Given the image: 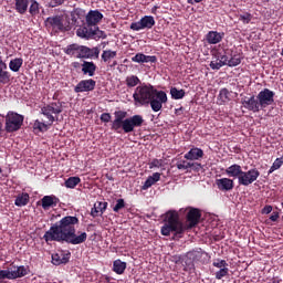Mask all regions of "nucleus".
Masks as SVG:
<instances>
[{
    "label": "nucleus",
    "instance_id": "obj_1",
    "mask_svg": "<svg viewBox=\"0 0 283 283\" xmlns=\"http://www.w3.org/2000/svg\"><path fill=\"white\" fill-rule=\"evenodd\" d=\"M78 219L74 216H66L60 221L55 222L50 229L44 233L43 240L49 244V242H66V244H83L87 242V232H77L76 227H78Z\"/></svg>",
    "mask_w": 283,
    "mask_h": 283
},
{
    "label": "nucleus",
    "instance_id": "obj_2",
    "mask_svg": "<svg viewBox=\"0 0 283 283\" xmlns=\"http://www.w3.org/2000/svg\"><path fill=\"white\" fill-rule=\"evenodd\" d=\"M186 223L180 221V214L176 210L166 212L165 224L161 227V235L169 238L174 233L172 240H180L185 238V232L198 227L200 224V218L202 212L198 208L188 207L186 208Z\"/></svg>",
    "mask_w": 283,
    "mask_h": 283
},
{
    "label": "nucleus",
    "instance_id": "obj_3",
    "mask_svg": "<svg viewBox=\"0 0 283 283\" xmlns=\"http://www.w3.org/2000/svg\"><path fill=\"white\" fill-rule=\"evenodd\" d=\"M133 98L138 105H150L153 112H160L163 105L167 103V93L156 90L150 84H142L136 87Z\"/></svg>",
    "mask_w": 283,
    "mask_h": 283
},
{
    "label": "nucleus",
    "instance_id": "obj_4",
    "mask_svg": "<svg viewBox=\"0 0 283 283\" xmlns=\"http://www.w3.org/2000/svg\"><path fill=\"white\" fill-rule=\"evenodd\" d=\"M115 119L111 124L112 132L115 134H132L136 127H143L145 119L140 115H134L127 118V112L115 111Z\"/></svg>",
    "mask_w": 283,
    "mask_h": 283
},
{
    "label": "nucleus",
    "instance_id": "obj_5",
    "mask_svg": "<svg viewBox=\"0 0 283 283\" xmlns=\"http://www.w3.org/2000/svg\"><path fill=\"white\" fill-rule=\"evenodd\" d=\"M273 103H275V92L269 88H263L256 96L252 95L241 99L244 109H248V112H252L253 114L266 109V107L273 105Z\"/></svg>",
    "mask_w": 283,
    "mask_h": 283
},
{
    "label": "nucleus",
    "instance_id": "obj_6",
    "mask_svg": "<svg viewBox=\"0 0 283 283\" xmlns=\"http://www.w3.org/2000/svg\"><path fill=\"white\" fill-rule=\"evenodd\" d=\"M101 21H103V13L98 10H91L86 14V24L76 30V35L80 39H92V36H96Z\"/></svg>",
    "mask_w": 283,
    "mask_h": 283
},
{
    "label": "nucleus",
    "instance_id": "obj_7",
    "mask_svg": "<svg viewBox=\"0 0 283 283\" xmlns=\"http://www.w3.org/2000/svg\"><path fill=\"white\" fill-rule=\"evenodd\" d=\"M46 30H51L55 34L59 32H70L72 25H70V20H65L63 15L49 17L44 21Z\"/></svg>",
    "mask_w": 283,
    "mask_h": 283
},
{
    "label": "nucleus",
    "instance_id": "obj_8",
    "mask_svg": "<svg viewBox=\"0 0 283 283\" xmlns=\"http://www.w3.org/2000/svg\"><path fill=\"white\" fill-rule=\"evenodd\" d=\"M23 120H25V117L23 115L9 111L6 115V125L4 129L7 134H14V132H19L21 127H23Z\"/></svg>",
    "mask_w": 283,
    "mask_h": 283
},
{
    "label": "nucleus",
    "instance_id": "obj_9",
    "mask_svg": "<svg viewBox=\"0 0 283 283\" xmlns=\"http://www.w3.org/2000/svg\"><path fill=\"white\" fill-rule=\"evenodd\" d=\"M231 54L232 51L230 49H219L214 51L213 56L216 61L210 62L211 70H220L221 67H224V65H229Z\"/></svg>",
    "mask_w": 283,
    "mask_h": 283
},
{
    "label": "nucleus",
    "instance_id": "obj_10",
    "mask_svg": "<svg viewBox=\"0 0 283 283\" xmlns=\"http://www.w3.org/2000/svg\"><path fill=\"white\" fill-rule=\"evenodd\" d=\"M63 113V103L62 102H52L41 108V114L45 116L49 120V125H54V120H56L55 116Z\"/></svg>",
    "mask_w": 283,
    "mask_h": 283
},
{
    "label": "nucleus",
    "instance_id": "obj_11",
    "mask_svg": "<svg viewBox=\"0 0 283 283\" xmlns=\"http://www.w3.org/2000/svg\"><path fill=\"white\" fill-rule=\"evenodd\" d=\"M258 178H260V170L252 168L248 171L242 170L238 182L241 187H249V185H253Z\"/></svg>",
    "mask_w": 283,
    "mask_h": 283
},
{
    "label": "nucleus",
    "instance_id": "obj_12",
    "mask_svg": "<svg viewBox=\"0 0 283 283\" xmlns=\"http://www.w3.org/2000/svg\"><path fill=\"white\" fill-rule=\"evenodd\" d=\"M154 25H156L154 15H145L139 21L133 22L130 24V30L134 32H140V30H151Z\"/></svg>",
    "mask_w": 283,
    "mask_h": 283
},
{
    "label": "nucleus",
    "instance_id": "obj_13",
    "mask_svg": "<svg viewBox=\"0 0 283 283\" xmlns=\"http://www.w3.org/2000/svg\"><path fill=\"white\" fill-rule=\"evenodd\" d=\"M95 88H96V81H94L93 78L82 80L74 87V93L81 94L83 92H94Z\"/></svg>",
    "mask_w": 283,
    "mask_h": 283
},
{
    "label": "nucleus",
    "instance_id": "obj_14",
    "mask_svg": "<svg viewBox=\"0 0 283 283\" xmlns=\"http://www.w3.org/2000/svg\"><path fill=\"white\" fill-rule=\"evenodd\" d=\"M30 273V268L25 265H12L10 270L11 280L25 277Z\"/></svg>",
    "mask_w": 283,
    "mask_h": 283
},
{
    "label": "nucleus",
    "instance_id": "obj_15",
    "mask_svg": "<svg viewBox=\"0 0 283 283\" xmlns=\"http://www.w3.org/2000/svg\"><path fill=\"white\" fill-rule=\"evenodd\" d=\"M70 258H72V253L70 251H60L52 254V262L55 266H61V264H67V262H70Z\"/></svg>",
    "mask_w": 283,
    "mask_h": 283
},
{
    "label": "nucleus",
    "instance_id": "obj_16",
    "mask_svg": "<svg viewBox=\"0 0 283 283\" xmlns=\"http://www.w3.org/2000/svg\"><path fill=\"white\" fill-rule=\"evenodd\" d=\"M59 202H61V200L54 195L44 196L41 199L42 209H44V211L53 209V207H56V205H59Z\"/></svg>",
    "mask_w": 283,
    "mask_h": 283
},
{
    "label": "nucleus",
    "instance_id": "obj_17",
    "mask_svg": "<svg viewBox=\"0 0 283 283\" xmlns=\"http://www.w3.org/2000/svg\"><path fill=\"white\" fill-rule=\"evenodd\" d=\"M222 39H224V32L209 31L206 34V41L209 45H218L222 42Z\"/></svg>",
    "mask_w": 283,
    "mask_h": 283
},
{
    "label": "nucleus",
    "instance_id": "obj_18",
    "mask_svg": "<svg viewBox=\"0 0 283 283\" xmlns=\"http://www.w3.org/2000/svg\"><path fill=\"white\" fill-rule=\"evenodd\" d=\"M216 185L219 189V191H231L233 190V179L229 178H221L216 180Z\"/></svg>",
    "mask_w": 283,
    "mask_h": 283
},
{
    "label": "nucleus",
    "instance_id": "obj_19",
    "mask_svg": "<svg viewBox=\"0 0 283 283\" xmlns=\"http://www.w3.org/2000/svg\"><path fill=\"white\" fill-rule=\"evenodd\" d=\"M133 63H157L158 57L156 55H145L144 53H137L132 57Z\"/></svg>",
    "mask_w": 283,
    "mask_h": 283
},
{
    "label": "nucleus",
    "instance_id": "obj_20",
    "mask_svg": "<svg viewBox=\"0 0 283 283\" xmlns=\"http://www.w3.org/2000/svg\"><path fill=\"white\" fill-rule=\"evenodd\" d=\"M205 157V150L202 148H191L185 156L186 160H200V158Z\"/></svg>",
    "mask_w": 283,
    "mask_h": 283
},
{
    "label": "nucleus",
    "instance_id": "obj_21",
    "mask_svg": "<svg viewBox=\"0 0 283 283\" xmlns=\"http://www.w3.org/2000/svg\"><path fill=\"white\" fill-rule=\"evenodd\" d=\"M242 166L234 164L229 166L226 169V174L227 176H229V178H238V180H240V176H242Z\"/></svg>",
    "mask_w": 283,
    "mask_h": 283
},
{
    "label": "nucleus",
    "instance_id": "obj_22",
    "mask_svg": "<svg viewBox=\"0 0 283 283\" xmlns=\"http://www.w3.org/2000/svg\"><path fill=\"white\" fill-rule=\"evenodd\" d=\"M107 210V202H97L91 210V216L93 218H98V216H103Z\"/></svg>",
    "mask_w": 283,
    "mask_h": 283
},
{
    "label": "nucleus",
    "instance_id": "obj_23",
    "mask_svg": "<svg viewBox=\"0 0 283 283\" xmlns=\"http://www.w3.org/2000/svg\"><path fill=\"white\" fill-rule=\"evenodd\" d=\"M187 255L193 262H202V258H207L208 254L207 252L199 248L197 250L189 251Z\"/></svg>",
    "mask_w": 283,
    "mask_h": 283
},
{
    "label": "nucleus",
    "instance_id": "obj_24",
    "mask_svg": "<svg viewBox=\"0 0 283 283\" xmlns=\"http://www.w3.org/2000/svg\"><path fill=\"white\" fill-rule=\"evenodd\" d=\"M82 72L85 76H94V74H96V64L94 62L84 61L82 63Z\"/></svg>",
    "mask_w": 283,
    "mask_h": 283
},
{
    "label": "nucleus",
    "instance_id": "obj_25",
    "mask_svg": "<svg viewBox=\"0 0 283 283\" xmlns=\"http://www.w3.org/2000/svg\"><path fill=\"white\" fill-rule=\"evenodd\" d=\"M30 6V0H14V10L18 14H25Z\"/></svg>",
    "mask_w": 283,
    "mask_h": 283
},
{
    "label": "nucleus",
    "instance_id": "obj_26",
    "mask_svg": "<svg viewBox=\"0 0 283 283\" xmlns=\"http://www.w3.org/2000/svg\"><path fill=\"white\" fill-rule=\"evenodd\" d=\"M176 167H177V169L185 171L187 169H200V167H202V165H200L199 163H189L187 160H181V161L177 163Z\"/></svg>",
    "mask_w": 283,
    "mask_h": 283
},
{
    "label": "nucleus",
    "instance_id": "obj_27",
    "mask_svg": "<svg viewBox=\"0 0 283 283\" xmlns=\"http://www.w3.org/2000/svg\"><path fill=\"white\" fill-rule=\"evenodd\" d=\"M3 67L4 70H8V65H6L3 61H0V83L2 85H8V83H10V72L4 71Z\"/></svg>",
    "mask_w": 283,
    "mask_h": 283
},
{
    "label": "nucleus",
    "instance_id": "obj_28",
    "mask_svg": "<svg viewBox=\"0 0 283 283\" xmlns=\"http://www.w3.org/2000/svg\"><path fill=\"white\" fill-rule=\"evenodd\" d=\"M127 269V262H123L120 259H117L113 262V271L117 275H123Z\"/></svg>",
    "mask_w": 283,
    "mask_h": 283
},
{
    "label": "nucleus",
    "instance_id": "obj_29",
    "mask_svg": "<svg viewBox=\"0 0 283 283\" xmlns=\"http://www.w3.org/2000/svg\"><path fill=\"white\" fill-rule=\"evenodd\" d=\"M28 202H30V195L22 192L15 198L14 205L15 207H25Z\"/></svg>",
    "mask_w": 283,
    "mask_h": 283
},
{
    "label": "nucleus",
    "instance_id": "obj_30",
    "mask_svg": "<svg viewBox=\"0 0 283 283\" xmlns=\"http://www.w3.org/2000/svg\"><path fill=\"white\" fill-rule=\"evenodd\" d=\"M231 92H229V88H221L218 95V101H220V105L224 103H229L231 101Z\"/></svg>",
    "mask_w": 283,
    "mask_h": 283
},
{
    "label": "nucleus",
    "instance_id": "obj_31",
    "mask_svg": "<svg viewBox=\"0 0 283 283\" xmlns=\"http://www.w3.org/2000/svg\"><path fill=\"white\" fill-rule=\"evenodd\" d=\"M23 66V60L21 57H15L9 62V70L11 72H19Z\"/></svg>",
    "mask_w": 283,
    "mask_h": 283
},
{
    "label": "nucleus",
    "instance_id": "obj_32",
    "mask_svg": "<svg viewBox=\"0 0 283 283\" xmlns=\"http://www.w3.org/2000/svg\"><path fill=\"white\" fill-rule=\"evenodd\" d=\"M52 125H50V122H48V124H45L44 122H41L39 119H36L34 123H33V129L34 132H48V129H50Z\"/></svg>",
    "mask_w": 283,
    "mask_h": 283
},
{
    "label": "nucleus",
    "instance_id": "obj_33",
    "mask_svg": "<svg viewBox=\"0 0 283 283\" xmlns=\"http://www.w3.org/2000/svg\"><path fill=\"white\" fill-rule=\"evenodd\" d=\"M29 14L36 17L41 12V4L36 0H30Z\"/></svg>",
    "mask_w": 283,
    "mask_h": 283
},
{
    "label": "nucleus",
    "instance_id": "obj_34",
    "mask_svg": "<svg viewBox=\"0 0 283 283\" xmlns=\"http://www.w3.org/2000/svg\"><path fill=\"white\" fill-rule=\"evenodd\" d=\"M80 46L78 44H70L64 49V53H66L67 56H75V59H77Z\"/></svg>",
    "mask_w": 283,
    "mask_h": 283
},
{
    "label": "nucleus",
    "instance_id": "obj_35",
    "mask_svg": "<svg viewBox=\"0 0 283 283\" xmlns=\"http://www.w3.org/2000/svg\"><path fill=\"white\" fill-rule=\"evenodd\" d=\"M116 56H118L117 51L104 50L102 53V61H104V63H109V61H112V59H116Z\"/></svg>",
    "mask_w": 283,
    "mask_h": 283
},
{
    "label": "nucleus",
    "instance_id": "obj_36",
    "mask_svg": "<svg viewBox=\"0 0 283 283\" xmlns=\"http://www.w3.org/2000/svg\"><path fill=\"white\" fill-rule=\"evenodd\" d=\"M170 96L175 101H180V98H185V90H177L176 87L170 88Z\"/></svg>",
    "mask_w": 283,
    "mask_h": 283
},
{
    "label": "nucleus",
    "instance_id": "obj_37",
    "mask_svg": "<svg viewBox=\"0 0 283 283\" xmlns=\"http://www.w3.org/2000/svg\"><path fill=\"white\" fill-rule=\"evenodd\" d=\"M240 63H242V56H240V54H231L230 61L228 62V67H238Z\"/></svg>",
    "mask_w": 283,
    "mask_h": 283
},
{
    "label": "nucleus",
    "instance_id": "obj_38",
    "mask_svg": "<svg viewBox=\"0 0 283 283\" xmlns=\"http://www.w3.org/2000/svg\"><path fill=\"white\" fill-rule=\"evenodd\" d=\"M81 177H70L67 180H65V187L67 189H74L76 185H80Z\"/></svg>",
    "mask_w": 283,
    "mask_h": 283
},
{
    "label": "nucleus",
    "instance_id": "obj_39",
    "mask_svg": "<svg viewBox=\"0 0 283 283\" xmlns=\"http://www.w3.org/2000/svg\"><path fill=\"white\" fill-rule=\"evenodd\" d=\"M127 87H136V85H140V78L136 75H129L126 77Z\"/></svg>",
    "mask_w": 283,
    "mask_h": 283
},
{
    "label": "nucleus",
    "instance_id": "obj_40",
    "mask_svg": "<svg viewBox=\"0 0 283 283\" xmlns=\"http://www.w3.org/2000/svg\"><path fill=\"white\" fill-rule=\"evenodd\" d=\"M77 59H90V48L80 45Z\"/></svg>",
    "mask_w": 283,
    "mask_h": 283
},
{
    "label": "nucleus",
    "instance_id": "obj_41",
    "mask_svg": "<svg viewBox=\"0 0 283 283\" xmlns=\"http://www.w3.org/2000/svg\"><path fill=\"white\" fill-rule=\"evenodd\" d=\"M253 15L249 12L242 13L239 15V21H242L244 25H249V22L252 21Z\"/></svg>",
    "mask_w": 283,
    "mask_h": 283
},
{
    "label": "nucleus",
    "instance_id": "obj_42",
    "mask_svg": "<svg viewBox=\"0 0 283 283\" xmlns=\"http://www.w3.org/2000/svg\"><path fill=\"white\" fill-rule=\"evenodd\" d=\"M283 165V160L280 158H276L273 163V165L270 167L269 169V174H273V171H277V169H280V167H282Z\"/></svg>",
    "mask_w": 283,
    "mask_h": 283
},
{
    "label": "nucleus",
    "instance_id": "obj_43",
    "mask_svg": "<svg viewBox=\"0 0 283 283\" xmlns=\"http://www.w3.org/2000/svg\"><path fill=\"white\" fill-rule=\"evenodd\" d=\"M212 266H216V269H228L229 263H227L226 260H220L217 259L216 261H213Z\"/></svg>",
    "mask_w": 283,
    "mask_h": 283
},
{
    "label": "nucleus",
    "instance_id": "obj_44",
    "mask_svg": "<svg viewBox=\"0 0 283 283\" xmlns=\"http://www.w3.org/2000/svg\"><path fill=\"white\" fill-rule=\"evenodd\" d=\"M227 275H229V268H222L214 274L216 280H222V277H227Z\"/></svg>",
    "mask_w": 283,
    "mask_h": 283
},
{
    "label": "nucleus",
    "instance_id": "obj_45",
    "mask_svg": "<svg viewBox=\"0 0 283 283\" xmlns=\"http://www.w3.org/2000/svg\"><path fill=\"white\" fill-rule=\"evenodd\" d=\"M164 160L163 159H153L148 165H149V169H160V167H163L164 165Z\"/></svg>",
    "mask_w": 283,
    "mask_h": 283
},
{
    "label": "nucleus",
    "instance_id": "obj_46",
    "mask_svg": "<svg viewBox=\"0 0 283 283\" xmlns=\"http://www.w3.org/2000/svg\"><path fill=\"white\" fill-rule=\"evenodd\" d=\"M120 209H125V199H117L116 205L113 208L115 213H118Z\"/></svg>",
    "mask_w": 283,
    "mask_h": 283
},
{
    "label": "nucleus",
    "instance_id": "obj_47",
    "mask_svg": "<svg viewBox=\"0 0 283 283\" xmlns=\"http://www.w3.org/2000/svg\"><path fill=\"white\" fill-rule=\"evenodd\" d=\"M98 54H101V49L98 48L88 49V59H98Z\"/></svg>",
    "mask_w": 283,
    "mask_h": 283
},
{
    "label": "nucleus",
    "instance_id": "obj_48",
    "mask_svg": "<svg viewBox=\"0 0 283 283\" xmlns=\"http://www.w3.org/2000/svg\"><path fill=\"white\" fill-rule=\"evenodd\" d=\"M0 280H12L10 270H0Z\"/></svg>",
    "mask_w": 283,
    "mask_h": 283
},
{
    "label": "nucleus",
    "instance_id": "obj_49",
    "mask_svg": "<svg viewBox=\"0 0 283 283\" xmlns=\"http://www.w3.org/2000/svg\"><path fill=\"white\" fill-rule=\"evenodd\" d=\"M65 3V0H50L49 8H59V6H63Z\"/></svg>",
    "mask_w": 283,
    "mask_h": 283
},
{
    "label": "nucleus",
    "instance_id": "obj_50",
    "mask_svg": "<svg viewBox=\"0 0 283 283\" xmlns=\"http://www.w3.org/2000/svg\"><path fill=\"white\" fill-rule=\"evenodd\" d=\"M155 182L153 181V179H150V177H148L146 179V181L144 182L142 189L143 191H147V189H149L150 187H154Z\"/></svg>",
    "mask_w": 283,
    "mask_h": 283
},
{
    "label": "nucleus",
    "instance_id": "obj_51",
    "mask_svg": "<svg viewBox=\"0 0 283 283\" xmlns=\"http://www.w3.org/2000/svg\"><path fill=\"white\" fill-rule=\"evenodd\" d=\"M99 120L102 123H111L112 122V114L109 113H103L99 117Z\"/></svg>",
    "mask_w": 283,
    "mask_h": 283
},
{
    "label": "nucleus",
    "instance_id": "obj_52",
    "mask_svg": "<svg viewBox=\"0 0 283 283\" xmlns=\"http://www.w3.org/2000/svg\"><path fill=\"white\" fill-rule=\"evenodd\" d=\"M149 178L156 184L160 180V172H155L153 176H149Z\"/></svg>",
    "mask_w": 283,
    "mask_h": 283
},
{
    "label": "nucleus",
    "instance_id": "obj_53",
    "mask_svg": "<svg viewBox=\"0 0 283 283\" xmlns=\"http://www.w3.org/2000/svg\"><path fill=\"white\" fill-rule=\"evenodd\" d=\"M271 211H273V207H272V206H265V207L261 210V213H263V214H269V213H271Z\"/></svg>",
    "mask_w": 283,
    "mask_h": 283
},
{
    "label": "nucleus",
    "instance_id": "obj_54",
    "mask_svg": "<svg viewBox=\"0 0 283 283\" xmlns=\"http://www.w3.org/2000/svg\"><path fill=\"white\" fill-rule=\"evenodd\" d=\"M270 220L272 222H277V220H280V213L279 212H273L271 216H270Z\"/></svg>",
    "mask_w": 283,
    "mask_h": 283
},
{
    "label": "nucleus",
    "instance_id": "obj_55",
    "mask_svg": "<svg viewBox=\"0 0 283 283\" xmlns=\"http://www.w3.org/2000/svg\"><path fill=\"white\" fill-rule=\"evenodd\" d=\"M202 1L205 0H187V3H189L190 6H196V3H202Z\"/></svg>",
    "mask_w": 283,
    "mask_h": 283
},
{
    "label": "nucleus",
    "instance_id": "obj_56",
    "mask_svg": "<svg viewBox=\"0 0 283 283\" xmlns=\"http://www.w3.org/2000/svg\"><path fill=\"white\" fill-rule=\"evenodd\" d=\"M158 8H160V7L154 6V7L151 8V10H150L151 14H157Z\"/></svg>",
    "mask_w": 283,
    "mask_h": 283
},
{
    "label": "nucleus",
    "instance_id": "obj_57",
    "mask_svg": "<svg viewBox=\"0 0 283 283\" xmlns=\"http://www.w3.org/2000/svg\"><path fill=\"white\" fill-rule=\"evenodd\" d=\"M73 67H81V63L74 62V63H73Z\"/></svg>",
    "mask_w": 283,
    "mask_h": 283
},
{
    "label": "nucleus",
    "instance_id": "obj_58",
    "mask_svg": "<svg viewBox=\"0 0 283 283\" xmlns=\"http://www.w3.org/2000/svg\"><path fill=\"white\" fill-rule=\"evenodd\" d=\"M116 65H118V62H117V61H114V62L111 64V67H116Z\"/></svg>",
    "mask_w": 283,
    "mask_h": 283
},
{
    "label": "nucleus",
    "instance_id": "obj_59",
    "mask_svg": "<svg viewBox=\"0 0 283 283\" xmlns=\"http://www.w3.org/2000/svg\"><path fill=\"white\" fill-rule=\"evenodd\" d=\"M222 239H224V235H217V237L214 238V240H222Z\"/></svg>",
    "mask_w": 283,
    "mask_h": 283
},
{
    "label": "nucleus",
    "instance_id": "obj_60",
    "mask_svg": "<svg viewBox=\"0 0 283 283\" xmlns=\"http://www.w3.org/2000/svg\"><path fill=\"white\" fill-rule=\"evenodd\" d=\"M0 134H3V124L0 122Z\"/></svg>",
    "mask_w": 283,
    "mask_h": 283
},
{
    "label": "nucleus",
    "instance_id": "obj_61",
    "mask_svg": "<svg viewBox=\"0 0 283 283\" xmlns=\"http://www.w3.org/2000/svg\"><path fill=\"white\" fill-rule=\"evenodd\" d=\"M106 282H112V277L105 276Z\"/></svg>",
    "mask_w": 283,
    "mask_h": 283
},
{
    "label": "nucleus",
    "instance_id": "obj_62",
    "mask_svg": "<svg viewBox=\"0 0 283 283\" xmlns=\"http://www.w3.org/2000/svg\"><path fill=\"white\" fill-rule=\"evenodd\" d=\"M179 112H182V107L176 109V114H178Z\"/></svg>",
    "mask_w": 283,
    "mask_h": 283
},
{
    "label": "nucleus",
    "instance_id": "obj_63",
    "mask_svg": "<svg viewBox=\"0 0 283 283\" xmlns=\"http://www.w3.org/2000/svg\"><path fill=\"white\" fill-rule=\"evenodd\" d=\"M1 171H3V170L0 168V174H1Z\"/></svg>",
    "mask_w": 283,
    "mask_h": 283
},
{
    "label": "nucleus",
    "instance_id": "obj_64",
    "mask_svg": "<svg viewBox=\"0 0 283 283\" xmlns=\"http://www.w3.org/2000/svg\"><path fill=\"white\" fill-rule=\"evenodd\" d=\"M281 205H282V207H283V202H282Z\"/></svg>",
    "mask_w": 283,
    "mask_h": 283
}]
</instances>
